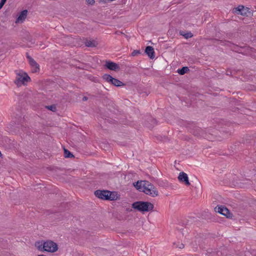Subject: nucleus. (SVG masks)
Instances as JSON below:
<instances>
[{
  "label": "nucleus",
  "mask_w": 256,
  "mask_h": 256,
  "mask_svg": "<svg viewBox=\"0 0 256 256\" xmlns=\"http://www.w3.org/2000/svg\"><path fill=\"white\" fill-rule=\"evenodd\" d=\"M134 186L140 192H144L146 194L152 197H154L158 195V192L156 188L148 181H138L134 184Z\"/></svg>",
  "instance_id": "1"
},
{
  "label": "nucleus",
  "mask_w": 256,
  "mask_h": 256,
  "mask_svg": "<svg viewBox=\"0 0 256 256\" xmlns=\"http://www.w3.org/2000/svg\"><path fill=\"white\" fill-rule=\"evenodd\" d=\"M36 246L40 251L54 252L58 250V245L56 243L51 240H48L44 242H36Z\"/></svg>",
  "instance_id": "2"
},
{
  "label": "nucleus",
  "mask_w": 256,
  "mask_h": 256,
  "mask_svg": "<svg viewBox=\"0 0 256 256\" xmlns=\"http://www.w3.org/2000/svg\"><path fill=\"white\" fill-rule=\"evenodd\" d=\"M132 206L134 209L141 212H148L152 210L154 205L148 202L138 201L132 204Z\"/></svg>",
  "instance_id": "3"
},
{
  "label": "nucleus",
  "mask_w": 256,
  "mask_h": 256,
  "mask_svg": "<svg viewBox=\"0 0 256 256\" xmlns=\"http://www.w3.org/2000/svg\"><path fill=\"white\" fill-rule=\"evenodd\" d=\"M30 80V77L26 72L20 73L18 74L14 81L15 84L17 86H21Z\"/></svg>",
  "instance_id": "4"
},
{
  "label": "nucleus",
  "mask_w": 256,
  "mask_h": 256,
  "mask_svg": "<svg viewBox=\"0 0 256 256\" xmlns=\"http://www.w3.org/2000/svg\"><path fill=\"white\" fill-rule=\"evenodd\" d=\"M112 192L106 190H97L94 192V194L98 198L104 200H114V198L111 197Z\"/></svg>",
  "instance_id": "5"
},
{
  "label": "nucleus",
  "mask_w": 256,
  "mask_h": 256,
  "mask_svg": "<svg viewBox=\"0 0 256 256\" xmlns=\"http://www.w3.org/2000/svg\"><path fill=\"white\" fill-rule=\"evenodd\" d=\"M102 78L106 82H110L116 86H121L125 85L122 82L118 79L114 78L110 75L108 74H104L102 76Z\"/></svg>",
  "instance_id": "6"
},
{
  "label": "nucleus",
  "mask_w": 256,
  "mask_h": 256,
  "mask_svg": "<svg viewBox=\"0 0 256 256\" xmlns=\"http://www.w3.org/2000/svg\"><path fill=\"white\" fill-rule=\"evenodd\" d=\"M26 58H28L29 64L32 68V72H37L40 70V66L30 56L26 54Z\"/></svg>",
  "instance_id": "7"
},
{
  "label": "nucleus",
  "mask_w": 256,
  "mask_h": 256,
  "mask_svg": "<svg viewBox=\"0 0 256 256\" xmlns=\"http://www.w3.org/2000/svg\"><path fill=\"white\" fill-rule=\"evenodd\" d=\"M216 211L224 216H226L227 218H230V215L232 214L230 210L225 206H218L217 210Z\"/></svg>",
  "instance_id": "8"
},
{
  "label": "nucleus",
  "mask_w": 256,
  "mask_h": 256,
  "mask_svg": "<svg viewBox=\"0 0 256 256\" xmlns=\"http://www.w3.org/2000/svg\"><path fill=\"white\" fill-rule=\"evenodd\" d=\"M178 179L180 182H184L186 185L190 186V183L188 180V174L184 172H180L179 174Z\"/></svg>",
  "instance_id": "9"
},
{
  "label": "nucleus",
  "mask_w": 256,
  "mask_h": 256,
  "mask_svg": "<svg viewBox=\"0 0 256 256\" xmlns=\"http://www.w3.org/2000/svg\"><path fill=\"white\" fill-rule=\"evenodd\" d=\"M28 14V10H22L18 16L17 18L16 22V23H22L24 22L25 19L26 18Z\"/></svg>",
  "instance_id": "10"
},
{
  "label": "nucleus",
  "mask_w": 256,
  "mask_h": 256,
  "mask_svg": "<svg viewBox=\"0 0 256 256\" xmlns=\"http://www.w3.org/2000/svg\"><path fill=\"white\" fill-rule=\"evenodd\" d=\"M105 66L108 70L114 71H116L120 68V66L118 64L110 61L106 62Z\"/></svg>",
  "instance_id": "11"
},
{
  "label": "nucleus",
  "mask_w": 256,
  "mask_h": 256,
  "mask_svg": "<svg viewBox=\"0 0 256 256\" xmlns=\"http://www.w3.org/2000/svg\"><path fill=\"white\" fill-rule=\"evenodd\" d=\"M145 52L150 59H154L155 57L154 50L151 46H147L145 50Z\"/></svg>",
  "instance_id": "12"
},
{
  "label": "nucleus",
  "mask_w": 256,
  "mask_h": 256,
  "mask_svg": "<svg viewBox=\"0 0 256 256\" xmlns=\"http://www.w3.org/2000/svg\"><path fill=\"white\" fill-rule=\"evenodd\" d=\"M156 124H157L156 120L152 118H150L149 120H148L145 124V125L148 128H152L154 126L156 125Z\"/></svg>",
  "instance_id": "13"
},
{
  "label": "nucleus",
  "mask_w": 256,
  "mask_h": 256,
  "mask_svg": "<svg viewBox=\"0 0 256 256\" xmlns=\"http://www.w3.org/2000/svg\"><path fill=\"white\" fill-rule=\"evenodd\" d=\"M236 9L238 12V14L242 16H246V12L248 11L247 8H245L243 6H239Z\"/></svg>",
  "instance_id": "14"
},
{
  "label": "nucleus",
  "mask_w": 256,
  "mask_h": 256,
  "mask_svg": "<svg viewBox=\"0 0 256 256\" xmlns=\"http://www.w3.org/2000/svg\"><path fill=\"white\" fill-rule=\"evenodd\" d=\"M85 45L87 47L94 48L96 46V42L94 40H86L84 42Z\"/></svg>",
  "instance_id": "15"
},
{
  "label": "nucleus",
  "mask_w": 256,
  "mask_h": 256,
  "mask_svg": "<svg viewBox=\"0 0 256 256\" xmlns=\"http://www.w3.org/2000/svg\"><path fill=\"white\" fill-rule=\"evenodd\" d=\"M190 70L189 68L187 66H184L182 68L178 70V72L180 75H184L188 72Z\"/></svg>",
  "instance_id": "16"
},
{
  "label": "nucleus",
  "mask_w": 256,
  "mask_h": 256,
  "mask_svg": "<svg viewBox=\"0 0 256 256\" xmlns=\"http://www.w3.org/2000/svg\"><path fill=\"white\" fill-rule=\"evenodd\" d=\"M180 34L184 36L186 39H188L193 36V34L191 32H180Z\"/></svg>",
  "instance_id": "17"
},
{
  "label": "nucleus",
  "mask_w": 256,
  "mask_h": 256,
  "mask_svg": "<svg viewBox=\"0 0 256 256\" xmlns=\"http://www.w3.org/2000/svg\"><path fill=\"white\" fill-rule=\"evenodd\" d=\"M64 157L66 158H72L74 157L72 154L66 148H64Z\"/></svg>",
  "instance_id": "18"
},
{
  "label": "nucleus",
  "mask_w": 256,
  "mask_h": 256,
  "mask_svg": "<svg viewBox=\"0 0 256 256\" xmlns=\"http://www.w3.org/2000/svg\"><path fill=\"white\" fill-rule=\"evenodd\" d=\"M201 129L198 127L196 128V129L194 130L192 132L196 136H198L200 135Z\"/></svg>",
  "instance_id": "19"
},
{
  "label": "nucleus",
  "mask_w": 256,
  "mask_h": 256,
  "mask_svg": "<svg viewBox=\"0 0 256 256\" xmlns=\"http://www.w3.org/2000/svg\"><path fill=\"white\" fill-rule=\"evenodd\" d=\"M46 108L53 112H55L56 110V108L55 104L46 106Z\"/></svg>",
  "instance_id": "20"
},
{
  "label": "nucleus",
  "mask_w": 256,
  "mask_h": 256,
  "mask_svg": "<svg viewBox=\"0 0 256 256\" xmlns=\"http://www.w3.org/2000/svg\"><path fill=\"white\" fill-rule=\"evenodd\" d=\"M140 54V50H134L132 53V56H136L137 55H138V54Z\"/></svg>",
  "instance_id": "21"
},
{
  "label": "nucleus",
  "mask_w": 256,
  "mask_h": 256,
  "mask_svg": "<svg viewBox=\"0 0 256 256\" xmlns=\"http://www.w3.org/2000/svg\"><path fill=\"white\" fill-rule=\"evenodd\" d=\"M86 2L88 4L92 6L94 4L95 1L94 0H86Z\"/></svg>",
  "instance_id": "22"
},
{
  "label": "nucleus",
  "mask_w": 256,
  "mask_h": 256,
  "mask_svg": "<svg viewBox=\"0 0 256 256\" xmlns=\"http://www.w3.org/2000/svg\"><path fill=\"white\" fill-rule=\"evenodd\" d=\"M7 0H0V10L2 8Z\"/></svg>",
  "instance_id": "23"
},
{
  "label": "nucleus",
  "mask_w": 256,
  "mask_h": 256,
  "mask_svg": "<svg viewBox=\"0 0 256 256\" xmlns=\"http://www.w3.org/2000/svg\"><path fill=\"white\" fill-rule=\"evenodd\" d=\"M180 248H184V244H180V246H178Z\"/></svg>",
  "instance_id": "24"
},
{
  "label": "nucleus",
  "mask_w": 256,
  "mask_h": 256,
  "mask_svg": "<svg viewBox=\"0 0 256 256\" xmlns=\"http://www.w3.org/2000/svg\"><path fill=\"white\" fill-rule=\"evenodd\" d=\"M88 100V98L86 97V96H84L83 98H82V100H84V101H86Z\"/></svg>",
  "instance_id": "25"
},
{
  "label": "nucleus",
  "mask_w": 256,
  "mask_h": 256,
  "mask_svg": "<svg viewBox=\"0 0 256 256\" xmlns=\"http://www.w3.org/2000/svg\"><path fill=\"white\" fill-rule=\"evenodd\" d=\"M38 256H46L44 255V254H41V255H38Z\"/></svg>",
  "instance_id": "26"
},
{
  "label": "nucleus",
  "mask_w": 256,
  "mask_h": 256,
  "mask_svg": "<svg viewBox=\"0 0 256 256\" xmlns=\"http://www.w3.org/2000/svg\"><path fill=\"white\" fill-rule=\"evenodd\" d=\"M2 136H1V134H0V138H1Z\"/></svg>",
  "instance_id": "27"
}]
</instances>
